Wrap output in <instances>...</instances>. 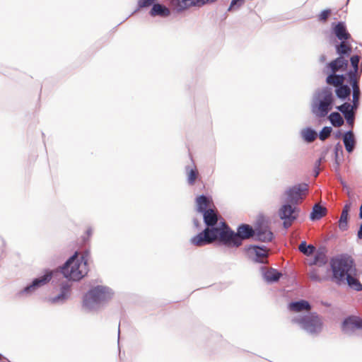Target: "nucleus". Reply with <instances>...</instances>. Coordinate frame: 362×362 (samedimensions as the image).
<instances>
[{"mask_svg": "<svg viewBox=\"0 0 362 362\" xmlns=\"http://www.w3.org/2000/svg\"><path fill=\"white\" fill-rule=\"evenodd\" d=\"M341 183L344 187H346V183L343 180H341Z\"/></svg>", "mask_w": 362, "mask_h": 362, "instance_id": "864d4df0", "label": "nucleus"}, {"mask_svg": "<svg viewBox=\"0 0 362 362\" xmlns=\"http://www.w3.org/2000/svg\"><path fill=\"white\" fill-rule=\"evenodd\" d=\"M325 158V155H322L319 159H317L315 164V168H320L322 160Z\"/></svg>", "mask_w": 362, "mask_h": 362, "instance_id": "79ce46f5", "label": "nucleus"}, {"mask_svg": "<svg viewBox=\"0 0 362 362\" xmlns=\"http://www.w3.org/2000/svg\"><path fill=\"white\" fill-rule=\"evenodd\" d=\"M281 276L282 274L281 272L273 268H271L263 273L264 279L269 283L277 282Z\"/></svg>", "mask_w": 362, "mask_h": 362, "instance_id": "c85d7f7f", "label": "nucleus"}, {"mask_svg": "<svg viewBox=\"0 0 362 362\" xmlns=\"http://www.w3.org/2000/svg\"><path fill=\"white\" fill-rule=\"evenodd\" d=\"M113 296L112 290L105 286H96L90 289L83 298V308L88 311L96 310Z\"/></svg>", "mask_w": 362, "mask_h": 362, "instance_id": "39448f33", "label": "nucleus"}, {"mask_svg": "<svg viewBox=\"0 0 362 362\" xmlns=\"http://www.w3.org/2000/svg\"><path fill=\"white\" fill-rule=\"evenodd\" d=\"M360 78H354L352 74L348 78L347 82L351 86V93H352V99H360L361 91L359 85Z\"/></svg>", "mask_w": 362, "mask_h": 362, "instance_id": "5701e85b", "label": "nucleus"}, {"mask_svg": "<svg viewBox=\"0 0 362 362\" xmlns=\"http://www.w3.org/2000/svg\"><path fill=\"white\" fill-rule=\"evenodd\" d=\"M355 119H356V115H354L353 116L351 117H346L345 119L347 124L352 129L354 126V122H355Z\"/></svg>", "mask_w": 362, "mask_h": 362, "instance_id": "a19ab883", "label": "nucleus"}, {"mask_svg": "<svg viewBox=\"0 0 362 362\" xmlns=\"http://www.w3.org/2000/svg\"><path fill=\"white\" fill-rule=\"evenodd\" d=\"M245 251L248 258L252 261L260 264L267 263L269 252L266 246L250 245L245 247Z\"/></svg>", "mask_w": 362, "mask_h": 362, "instance_id": "9b49d317", "label": "nucleus"}, {"mask_svg": "<svg viewBox=\"0 0 362 362\" xmlns=\"http://www.w3.org/2000/svg\"><path fill=\"white\" fill-rule=\"evenodd\" d=\"M332 132L331 127H324L317 134V136L321 141H325L330 135Z\"/></svg>", "mask_w": 362, "mask_h": 362, "instance_id": "c9c22d12", "label": "nucleus"}, {"mask_svg": "<svg viewBox=\"0 0 362 362\" xmlns=\"http://www.w3.org/2000/svg\"><path fill=\"white\" fill-rule=\"evenodd\" d=\"M328 119L334 127H339L344 123V119L341 114L338 112H332L328 116Z\"/></svg>", "mask_w": 362, "mask_h": 362, "instance_id": "c756f323", "label": "nucleus"}, {"mask_svg": "<svg viewBox=\"0 0 362 362\" xmlns=\"http://www.w3.org/2000/svg\"><path fill=\"white\" fill-rule=\"evenodd\" d=\"M332 30L335 36L341 41L349 40L351 37L346 29L345 23L343 21L333 23Z\"/></svg>", "mask_w": 362, "mask_h": 362, "instance_id": "dca6fc26", "label": "nucleus"}, {"mask_svg": "<svg viewBox=\"0 0 362 362\" xmlns=\"http://www.w3.org/2000/svg\"><path fill=\"white\" fill-rule=\"evenodd\" d=\"M193 223H194V227H195V228H199V226H200V223H199V221L197 220V218H194L193 219Z\"/></svg>", "mask_w": 362, "mask_h": 362, "instance_id": "49530a36", "label": "nucleus"}, {"mask_svg": "<svg viewBox=\"0 0 362 362\" xmlns=\"http://www.w3.org/2000/svg\"><path fill=\"white\" fill-rule=\"evenodd\" d=\"M334 165L335 171H338L341 161L343 159V156H344L343 147L340 142L337 143L336 145L334 146Z\"/></svg>", "mask_w": 362, "mask_h": 362, "instance_id": "a878e982", "label": "nucleus"}, {"mask_svg": "<svg viewBox=\"0 0 362 362\" xmlns=\"http://www.w3.org/2000/svg\"><path fill=\"white\" fill-rule=\"evenodd\" d=\"M119 334H120V323L119 324V327H118V337L119 338Z\"/></svg>", "mask_w": 362, "mask_h": 362, "instance_id": "603ef678", "label": "nucleus"}, {"mask_svg": "<svg viewBox=\"0 0 362 362\" xmlns=\"http://www.w3.org/2000/svg\"><path fill=\"white\" fill-rule=\"evenodd\" d=\"M358 238L362 240V223L360 225L359 230L357 233Z\"/></svg>", "mask_w": 362, "mask_h": 362, "instance_id": "a18cd8bd", "label": "nucleus"}, {"mask_svg": "<svg viewBox=\"0 0 362 362\" xmlns=\"http://www.w3.org/2000/svg\"><path fill=\"white\" fill-rule=\"evenodd\" d=\"M326 61V56L325 54H322L320 57V62L321 63H323Z\"/></svg>", "mask_w": 362, "mask_h": 362, "instance_id": "09e8293b", "label": "nucleus"}, {"mask_svg": "<svg viewBox=\"0 0 362 362\" xmlns=\"http://www.w3.org/2000/svg\"><path fill=\"white\" fill-rule=\"evenodd\" d=\"M336 109L342 114L344 119L349 117H351L354 115L356 114L351 109H350L347 103H346L345 102L343 103L341 105L337 106Z\"/></svg>", "mask_w": 362, "mask_h": 362, "instance_id": "2f4dec72", "label": "nucleus"}, {"mask_svg": "<svg viewBox=\"0 0 362 362\" xmlns=\"http://www.w3.org/2000/svg\"><path fill=\"white\" fill-rule=\"evenodd\" d=\"M0 362H10L6 357L0 354Z\"/></svg>", "mask_w": 362, "mask_h": 362, "instance_id": "de8ad7c7", "label": "nucleus"}, {"mask_svg": "<svg viewBox=\"0 0 362 362\" xmlns=\"http://www.w3.org/2000/svg\"><path fill=\"white\" fill-rule=\"evenodd\" d=\"M217 0H170L171 6L177 11H182L190 6H201Z\"/></svg>", "mask_w": 362, "mask_h": 362, "instance_id": "ddd939ff", "label": "nucleus"}, {"mask_svg": "<svg viewBox=\"0 0 362 362\" xmlns=\"http://www.w3.org/2000/svg\"><path fill=\"white\" fill-rule=\"evenodd\" d=\"M300 136L307 143H312L317 137V132L311 127H305L300 131Z\"/></svg>", "mask_w": 362, "mask_h": 362, "instance_id": "bb28decb", "label": "nucleus"}, {"mask_svg": "<svg viewBox=\"0 0 362 362\" xmlns=\"http://www.w3.org/2000/svg\"><path fill=\"white\" fill-rule=\"evenodd\" d=\"M361 57L358 54H355L351 57L350 62L353 69L346 72L347 78H350L351 74H352L354 78H361L362 71L358 70V63Z\"/></svg>", "mask_w": 362, "mask_h": 362, "instance_id": "4be33fe9", "label": "nucleus"}, {"mask_svg": "<svg viewBox=\"0 0 362 362\" xmlns=\"http://www.w3.org/2000/svg\"><path fill=\"white\" fill-rule=\"evenodd\" d=\"M309 278L314 281L320 282L322 281V279L320 278V275L317 273V271L315 269H311L309 273Z\"/></svg>", "mask_w": 362, "mask_h": 362, "instance_id": "58836bf2", "label": "nucleus"}, {"mask_svg": "<svg viewBox=\"0 0 362 362\" xmlns=\"http://www.w3.org/2000/svg\"><path fill=\"white\" fill-rule=\"evenodd\" d=\"M157 0H137V8L132 13L152 6L150 11L151 16L167 17L170 15L169 8L163 4L156 3Z\"/></svg>", "mask_w": 362, "mask_h": 362, "instance_id": "9d476101", "label": "nucleus"}, {"mask_svg": "<svg viewBox=\"0 0 362 362\" xmlns=\"http://www.w3.org/2000/svg\"><path fill=\"white\" fill-rule=\"evenodd\" d=\"M308 192V185L303 182L295 185L285 191L286 202L293 205H298Z\"/></svg>", "mask_w": 362, "mask_h": 362, "instance_id": "6e6552de", "label": "nucleus"}, {"mask_svg": "<svg viewBox=\"0 0 362 362\" xmlns=\"http://www.w3.org/2000/svg\"><path fill=\"white\" fill-rule=\"evenodd\" d=\"M335 95L337 98L341 100V101H349L350 100L351 95V86L350 84L343 83L337 88H335Z\"/></svg>", "mask_w": 362, "mask_h": 362, "instance_id": "aec40b11", "label": "nucleus"}, {"mask_svg": "<svg viewBox=\"0 0 362 362\" xmlns=\"http://www.w3.org/2000/svg\"><path fill=\"white\" fill-rule=\"evenodd\" d=\"M298 250L303 255L310 256L315 252V247L311 244L308 245L305 241H302L298 246Z\"/></svg>", "mask_w": 362, "mask_h": 362, "instance_id": "7c9ffc66", "label": "nucleus"}, {"mask_svg": "<svg viewBox=\"0 0 362 362\" xmlns=\"http://www.w3.org/2000/svg\"><path fill=\"white\" fill-rule=\"evenodd\" d=\"M292 322L299 325L303 329L311 335L319 334L323 328L322 317L315 312L294 317Z\"/></svg>", "mask_w": 362, "mask_h": 362, "instance_id": "0eeeda50", "label": "nucleus"}, {"mask_svg": "<svg viewBox=\"0 0 362 362\" xmlns=\"http://www.w3.org/2000/svg\"><path fill=\"white\" fill-rule=\"evenodd\" d=\"M332 281L337 285L346 282L348 286L356 291H362L354 261L350 257H341L331 261Z\"/></svg>", "mask_w": 362, "mask_h": 362, "instance_id": "7ed1b4c3", "label": "nucleus"}, {"mask_svg": "<svg viewBox=\"0 0 362 362\" xmlns=\"http://www.w3.org/2000/svg\"><path fill=\"white\" fill-rule=\"evenodd\" d=\"M186 170L188 172L187 182L189 185H193L198 176L197 169H189V166L186 167Z\"/></svg>", "mask_w": 362, "mask_h": 362, "instance_id": "72a5a7b5", "label": "nucleus"}, {"mask_svg": "<svg viewBox=\"0 0 362 362\" xmlns=\"http://www.w3.org/2000/svg\"><path fill=\"white\" fill-rule=\"evenodd\" d=\"M359 218L361 219H362V203H361V205L360 209H359Z\"/></svg>", "mask_w": 362, "mask_h": 362, "instance_id": "3c124183", "label": "nucleus"}, {"mask_svg": "<svg viewBox=\"0 0 362 362\" xmlns=\"http://www.w3.org/2000/svg\"><path fill=\"white\" fill-rule=\"evenodd\" d=\"M348 216H349V214H346V212H341L339 220V228L342 231L347 230Z\"/></svg>", "mask_w": 362, "mask_h": 362, "instance_id": "f704fd0d", "label": "nucleus"}, {"mask_svg": "<svg viewBox=\"0 0 362 362\" xmlns=\"http://www.w3.org/2000/svg\"><path fill=\"white\" fill-rule=\"evenodd\" d=\"M341 328L344 334L351 336L356 329H362V319L355 315L346 317L344 319Z\"/></svg>", "mask_w": 362, "mask_h": 362, "instance_id": "f8f14e48", "label": "nucleus"}, {"mask_svg": "<svg viewBox=\"0 0 362 362\" xmlns=\"http://www.w3.org/2000/svg\"><path fill=\"white\" fill-rule=\"evenodd\" d=\"M325 72L327 75L326 78V83L329 86H334V88H337V86L344 83V81L347 77L346 73L345 74H339L337 72H329L326 71H325Z\"/></svg>", "mask_w": 362, "mask_h": 362, "instance_id": "a211bd4d", "label": "nucleus"}, {"mask_svg": "<svg viewBox=\"0 0 362 362\" xmlns=\"http://www.w3.org/2000/svg\"><path fill=\"white\" fill-rule=\"evenodd\" d=\"M327 263V258L324 253L317 252L315 255L313 259L310 262V265H318L320 267Z\"/></svg>", "mask_w": 362, "mask_h": 362, "instance_id": "473e14b6", "label": "nucleus"}, {"mask_svg": "<svg viewBox=\"0 0 362 362\" xmlns=\"http://www.w3.org/2000/svg\"><path fill=\"white\" fill-rule=\"evenodd\" d=\"M348 64V60L345 59L343 57L339 56L327 64V70L325 71L337 73L342 72L347 69Z\"/></svg>", "mask_w": 362, "mask_h": 362, "instance_id": "4468645a", "label": "nucleus"}, {"mask_svg": "<svg viewBox=\"0 0 362 362\" xmlns=\"http://www.w3.org/2000/svg\"><path fill=\"white\" fill-rule=\"evenodd\" d=\"M60 293L54 297L50 298L49 301L53 304H63L70 295V285L63 281L61 283Z\"/></svg>", "mask_w": 362, "mask_h": 362, "instance_id": "2eb2a0df", "label": "nucleus"}, {"mask_svg": "<svg viewBox=\"0 0 362 362\" xmlns=\"http://www.w3.org/2000/svg\"><path fill=\"white\" fill-rule=\"evenodd\" d=\"M202 215L205 228L191 239L192 244L202 247L218 241L222 245L228 225L223 221H219L221 216L216 209H209Z\"/></svg>", "mask_w": 362, "mask_h": 362, "instance_id": "f03ea898", "label": "nucleus"}, {"mask_svg": "<svg viewBox=\"0 0 362 362\" xmlns=\"http://www.w3.org/2000/svg\"><path fill=\"white\" fill-rule=\"evenodd\" d=\"M337 53L341 56H349L351 52V46L347 40L341 41L335 45Z\"/></svg>", "mask_w": 362, "mask_h": 362, "instance_id": "cd10ccee", "label": "nucleus"}, {"mask_svg": "<svg viewBox=\"0 0 362 362\" xmlns=\"http://www.w3.org/2000/svg\"><path fill=\"white\" fill-rule=\"evenodd\" d=\"M255 236L256 237L255 240L266 243L272 241L274 235L270 230L267 229V228L258 226L256 228Z\"/></svg>", "mask_w": 362, "mask_h": 362, "instance_id": "412c9836", "label": "nucleus"}, {"mask_svg": "<svg viewBox=\"0 0 362 362\" xmlns=\"http://www.w3.org/2000/svg\"><path fill=\"white\" fill-rule=\"evenodd\" d=\"M90 256V251L86 250L82 252L80 261L78 253L76 252L65 262L60 271L46 270L43 276L34 279L30 284L18 292L17 296L18 297L30 296L37 288L49 282L52 279H54L60 276L72 281L81 280L87 273L86 267Z\"/></svg>", "mask_w": 362, "mask_h": 362, "instance_id": "f257e3e1", "label": "nucleus"}, {"mask_svg": "<svg viewBox=\"0 0 362 362\" xmlns=\"http://www.w3.org/2000/svg\"><path fill=\"white\" fill-rule=\"evenodd\" d=\"M343 143L346 151L349 153H351L354 151L357 141L354 132L352 129H349L344 133Z\"/></svg>", "mask_w": 362, "mask_h": 362, "instance_id": "f3484780", "label": "nucleus"}, {"mask_svg": "<svg viewBox=\"0 0 362 362\" xmlns=\"http://www.w3.org/2000/svg\"><path fill=\"white\" fill-rule=\"evenodd\" d=\"M288 308L291 311L300 312L310 310L311 305L308 300H300L290 303Z\"/></svg>", "mask_w": 362, "mask_h": 362, "instance_id": "b1692460", "label": "nucleus"}, {"mask_svg": "<svg viewBox=\"0 0 362 362\" xmlns=\"http://www.w3.org/2000/svg\"><path fill=\"white\" fill-rule=\"evenodd\" d=\"M197 211L202 214L208 212L210 207V204L212 202L211 198L204 194L198 196L196 199Z\"/></svg>", "mask_w": 362, "mask_h": 362, "instance_id": "6ab92c4d", "label": "nucleus"}, {"mask_svg": "<svg viewBox=\"0 0 362 362\" xmlns=\"http://www.w3.org/2000/svg\"><path fill=\"white\" fill-rule=\"evenodd\" d=\"M245 0H232L228 11H233L238 10L244 4Z\"/></svg>", "mask_w": 362, "mask_h": 362, "instance_id": "e433bc0d", "label": "nucleus"}, {"mask_svg": "<svg viewBox=\"0 0 362 362\" xmlns=\"http://www.w3.org/2000/svg\"><path fill=\"white\" fill-rule=\"evenodd\" d=\"M87 233H88V235H90V234L91 233V230H90V229H88V230H87Z\"/></svg>", "mask_w": 362, "mask_h": 362, "instance_id": "5fc2aeb1", "label": "nucleus"}, {"mask_svg": "<svg viewBox=\"0 0 362 362\" xmlns=\"http://www.w3.org/2000/svg\"><path fill=\"white\" fill-rule=\"evenodd\" d=\"M347 103L348 106L354 112L356 113L359 106H360V99H352L351 103L345 102Z\"/></svg>", "mask_w": 362, "mask_h": 362, "instance_id": "4c0bfd02", "label": "nucleus"}, {"mask_svg": "<svg viewBox=\"0 0 362 362\" xmlns=\"http://www.w3.org/2000/svg\"><path fill=\"white\" fill-rule=\"evenodd\" d=\"M343 134H342V132L340 130H338L337 132H335L334 137L336 139H339L341 137L343 139Z\"/></svg>", "mask_w": 362, "mask_h": 362, "instance_id": "c03bdc74", "label": "nucleus"}, {"mask_svg": "<svg viewBox=\"0 0 362 362\" xmlns=\"http://www.w3.org/2000/svg\"><path fill=\"white\" fill-rule=\"evenodd\" d=\"M299 209L295 205L286 202L279 209L278 214L279 218L284 221L283 226L287 229L290 228L298 217Z\"/></svg>", "mask_w": 362, "mask_h": 362, "instance_id": "1a4fd4ad", "label": "nucleus"}, {"mask_svg": "<svg viewBox=\"0 0 362 362\" xmlns=\"http://www.w3.org/2000/svg\"><path fill=\"white\" fill-rule=\"evenodd\" d=\"M331 14V10L330 9H325L323 10L318 16V20L320 21L325 22L327 20L329 16Z\"/></svg>", "mask_w": 362, "mask_h": 362, "instance_id": "ea45409f", "label": "nucleus"}, {"mask_svg": "<svg viewBox=\"0 0 362 362\" xmlns=\"http://www.w3.org/2000/svg\"><path fill=\"white\" fill-rule=\"evenodd\" d=\"M255 232L256 228L246 223L239 225L236 232L228 226L222 245L228 247H238L243 244V240L253 238Z\"/></svg>", "mask_w": 362, "mask_h": 362, "instance_id": "423d86ee", "label": "nucleus"}, {"mask_svg": "<svg viewBox=\"0 0 362 362\" xmlns=\"http://www.w3.org/2000/svg\"><path fill=\"white\" fill-rule=\"evenodd\" d=\"M334 96L332 88L325 86L317 88L313 93L310 109L312 113L319 118L326 117L334 105Z\"/></svg>", "mask_w": 362, "mask_h": 362, "instance_id": "20e7f679", "label": "nucleus"}, {"mask_svg": "<svg viewBox=\"0 0 362 362\" xmlns=\"http://www.w3.org/2000/svg\"><path fill=\"white\" fill-rule=\"evenodd\" d=\"M349 211H350V204H346L344 206L341 212H346V214H349Z\"/></svg>", "mask_w": 362, "mask_h": 362, "instance_id": "37998d69", "label": "nucleus"}, {"mask_svg": "<svg viewBox=\"0 0 362 362\" xmlns=\"http://www.w3.org/2000/svg\"><path fill=\"white\" fill-rule=\"evenodd\" d=\"M320 173V168H315V176L317 177Z\"/></svg>", "mask_w": 362, "mask_h": 362, "instance_id": "8fccbe9b", "label": "nucleus"}, {"mask_svg": "<svg viewBox=\"0 0 362 362\" xmlns=\"http://www.w3.org/2000/svg\"><path fill=\"white\" fill-rule=\"evenodd\" d=\"M327 210L326 207L322 206L318 204H315L312 209V211L310 214V218L311 221H318L326 215Z\"/></svg>", "mask_w": 362, "mask_h": 362, "instance_id": "393cba45", "label": "nucleus"}]
</instances>
